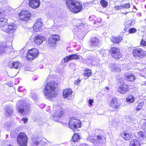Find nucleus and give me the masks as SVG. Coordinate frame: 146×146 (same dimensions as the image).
<instances>
[{
    "label": "nucleus",
    "instance_id": "nucleus-1",
    "mask_svg": "<svg viewBox=\"0 0 146 146\" xmlns=\"http://www.w3.org/2000/svg\"><path fill=\"white\" fill-rule=\"evenodd\" d=\"M58 85V83L54 80L50 81L46 83L43 92L47 99L51 100L57 95Z\"/></svg>",
    "mask_w": 146,
    "mask_h": 146
},
{
    "label": "nucleus",
    "instance_id": "nucleus-2",
    "mask_svg": "<svg viewBox=\"0 0 146 146\" xmlns=\"http://www.w3.org/2000/svg\"><path fill=\"white\" fill-rule=\"evenodd\" d=\"M66 4L68 9L74 13L80 12L82 8V5L74 0H66Z\"/></svg>",
    "mask_w": 146,
    "mask_h": 146
},
{
    "label": "nucleus",
    "instance_id": "nucleus-3",
    "mask_svg": "<svg viewBox=\"0 0 146 146\" xmlns=\"http://www.w3.org/2000/svg\"><path fill=\"white\" fill-rule=\"evenodd\" d=\"M125 80L121 77L118 79V83L119 85L117 89V92L120 94H125L129 91L130 85L127 84L124 81Z\"/></svg>",
    "mask_w": 146,
    "mask_h": 146
},
{
    "label": "nucleus",
    "instance_id": "nucleus-4",
    "mask_svg": "<svg viewBox=\"0 0 146 146\" xmlns=\"http://www.w3.org/2000/svg\"><path fill=\"white\" fill-rule=\"evenodd\" d=\"M68 125L69 127L74 132L82 126V122L80 120L74 117H71L69 119Z\"/></svg>",
    "mask_w": 146,
    "mask_h": 146
},
{
    "label": "nucleus",
    "instance_id": "nucleus-5",
    "mask_svg": "<svg viewBox=\"0 0 146 146\" xmlns=\"http://www.w3.org/2000/svg\"><path fill=\"white\" fill-rule=\"evenodd\" d=\"M29 138L25 133L20 132L17 137V141L19 146H27Z\"/></svg>",
    "mask_w": 146,
    "mask_h": 146
},
{
    "label": "nucleus",
    "instance_id": "nucleus-6",
    "mask_svg": "<svg viewBox=\"0 0 146 146\" xmlns=\"http://www.w3.org/2000/svg\"><path fill=\"white\" fill-rule=\"evenodd\" d=\"M32 14L29 10L23 9L18 13V17L19 19L23 22H27L30 20Z\"/></svg>",
    "mask_w": 146,
    "mask_h": 146
},
{
    "label": "nucleus",
    "instance_id": "nucleus-7",
    "mask_svg": "<svg viewBox=\"0 0 146 146\" xmlns=\"http://www.w3.org/2000/svg\"><path fill=\"white\" fill-rule=\"evenodd\" d=\"M39 52L38 50L35 48L29 50L25 57L26 59L28 61L33 60L38 56Z\"/></svg>",
    "mask_w": 146,
    "mask_h": 146
},
{
    "label": "nucleus",
    "instance_id": "nucleus-8",
    "mask_svg": "<svg viewBox=\"0 0 146 146\" xmlns=\"http://www.w3.org/2000/svg\"><path fill=\"white\" fill-rule=\"evenodd\" d=\"M132 54L133 56L135 58L138 57L142 58L146 56V51L141 48H137L133 49Z\"/></svg>",
    "mask_w": 146,
    "mask_h": 146
},
{
    "label": "nucleus",
    "instance_id": "nucleus-9",
    "mask_svg": "<svg viewBox=\"0 0 146 146\" xmlns=\"http://www.w3.org/2000/svg\"><path fill=\"white\" fill-rule=\"evenodd\" d=\"M109 52L112 57L115 59H119L122 57L120 49L116 47H111Z\"/></svg>",
    "mask_w": 146,
    "mask_h": 146
},
{
    "label": "nucleus",
    "instance_id": "nucleus-10",
    "mask_svg": "<svg viewBox=\"0 0 146 146\" xmlns=\"http://www.w3.org/2000/svg\"><path fill=\"white\" fill-rule=\"evenodd\" d=\"M65 115L64 110L61 108H60L55 110L54 113L52 115L53 119L57 120L59 119L63 118Z\"/></svg>",
    "mask_w": 146,
    "mask_h": 146
},
{
    "label": "nucleus",
    "instance_id": "nucleus-11",
    "mask_svg": "<svg viewBox=\"0 0 146 146\" xmlns=\"http://www.w3.org/2000/svg\"><path fill=\"white\" fill-rule=\"evenodd\" d=\"M60 40V38L58 35H52L48 39V43L51 47L55 46L56 42Z\"/></svg>",
    "mask_w": 146,
    "mask_h": 146
},
{
    "label": "nucleus",
    "instance_id": "nucleus-12",
    "mask_svg": "<svg viewBox=\"0 0 146 146\" xmlns=\"http://www.w3.org/2000/svg\"><path fill=\"white\" fill-rule=\"evenodd\" d=\"M96 139H92V142L95 145L102 144L106 142V138L103 135L99 134L96 136Z\"/></svg>",
    "mask_w": 146,
    "mask_h": 146
},
{
    "label": "nucleus",
    "instance_id": "nucleus-13",
    "mask_svg": "<svg viewBox=\"0 0 146 146\" xmlns=\"http://www.w3.org/2000/svg\"><path fill=\"white\" fill-rule=\"evenodd\" d=\"M89 46L92 47H98L100 45L101 43L99 38L96 36L91 37L89 41Z\"/></svg>",
    "mask_w": 146,
    "mask_h": 146
},
{
    "label": "nucleus",
    "instance_id": "nucleus-14",
    "mask_svg": "<svg viewBox=\"0 0 146 146\" xmlns=\"http://www.w3.org/2000/svg\"><path fill=\"white\" fill-rule=\"evenodd\" d=\"M1 29L3 32L7 34L13 33L16 30L15 26L14 24L12 23H8L5 28Z\"/></svg>",
    "mask_w": 146,
    "mask_h": 146
},
{
    "label": "nucleus",
    "instance_id": "nucleus-15",
    "mask_svg": "<svg viewBox=\"0 0 146 146\" xmlns=\"http://www.w3.org/2000/svg\"><path fill=\"white\" fill-rule=\"evenodd\" d=\"M72 94V91L70 88H66L64 89L62 92V96L64 98L69 99L71 97Z\"/></svg>",
    "mask_w": 146,
    "mask_h": 146
},
{
    "label": "nucleus",
    "instance_id": "nucleus-16",
    "mask_svg": "<svg viewBox=\"0 0 146 146\" xmlns=\"http://www.w3.org/2000/svg\"><path fill=\"white\" fill-rule=\"evenodd\" d=\"M80 58V56L76 54H72L69 55L63 58L64 62H68L70 60H77Z\"/></svg>",
    "mask_w": 146,
    "mask_h": 146
},
{
    "label": "nucleus",
    "instance_id": "nucleus-17",
    "mask_svg": "<svg viewBox=\"0 0 146 146\" xmlns=\"http://www.w3.org/2000/svg\"><path fill=\"white\" fill-rule=\"evenodd\" d=\"M28 4L32 8L35 9L39 7L40 2L39 0H29Z\"/></svg>",
    "mask_w": 146,
    "mask_h": 146
},
{
    "label": "nucleus",
    "instance_id": "nucleus-18",
    "mask_svg": "<svg viewBox=\"0 0 146 146\" xmlns=\"http://www.w3.org/2000/svg\"><path fill=\"white\" fill-rule=\"evenodd\" d=\"M120 104L118 102L117 100L115 98H113L111 100L109 106L110 107L115 110H118Z\"/></svg>",
    "mask_w": 146,
    "mask_h": 146
},
{
    "label": "nucleus",
    "instance_id": "nucleus-19",
    "mask_svg": "<svg viewBox=\"0 0 146 146\" xmlns=\"http://www.w3.org/2000/svg\"><path fill=\"white\" fill-rule=\"evenodd\" d=\"M120 135L125 140L128 141L131 138L132 134L131 132L128 130H125L121 133Z\"/></svg>",
    "mask_w": 146,
    "mask_h": 146
},
{
    "label": "nucleus",
    "instance_id": "nucleus-20",
    "mask_svg": "<svg viewBox=\"0 0 146 146\" xmlns=\"http://www.w3.org/2000/svg\"><path fill=\"white\" fill-rule=\"evenodd\" d=\"M137 138L140 141H146V131H140L137 132Z\"/></svg>",
    "mask_w": 146,
    "mask_h": 146
},
{
    "label": "nucleus",
    "instance_id": "nucleus-21",
    "mask_svg": "<svg viewBox=\"0 0 146 146\" xmlns=\"http://www.w3.org/2000/svg\"><path fill=\"white\" fill-rule=\"evenodd\" d=\"M42 23L40 21H37L35 23L33 26V31L36 32L40 31L42 28Z\"/></svg>",
    "mask_w": 146,
    "mask_h": 146
},
{
    "label": "nucleus",
    "instance_id": "nucleus-22",
    "mask_svg": "<svg viewBox=\"0 0 146 146\" xmlns=\"http://www.w3.org/2000/svg\"><path fill=\"white\" fill-rule=\"evenodd\" d=\"M123 40V37L120 35L113 36L111 38V40L113 44H119Z\"/></svg>",
    "mask_w": 146,
    "mask_h": 146
},
{
    "label": "nucleus",
    "instance_id": "nucleus-23",
    "mask_svg": "<svg viewBox=\"0 0 146 146\" xmlns=\"http://www.w3.org/2000/svg\"><path fill=\"white\" fill-rule=\"evenodd\" d=\"M8 20L4 17L0 16V28L3 29L7 25Z\"/></svg>",
    "mask_w": 146,
    "mask_h": 146
},
{
    "label": "nucleus",
    "instance_id": "nucleus-24",
    "mask_svg": "<svg viewBox=\"0 0 146 146\" xmlns=\"http://www.w3.org/2000/svg\"><path fill=\"white\" fill-rule=\"evenodd\" d=\"M20 64V63L18 61H16L13 62H10L8 65V66L10 68H14L17 69L19 67Z\"/></svg>",
    "mask_w": 146,
    "mask_h": 146
},
{
    "label": "nucleus",
    "instance_id": "nucleus-25",
    "mask_svg": "<svg viewBox=\"0 0 146 146\" xmlns=\"http://www.w3.org/2000/svg\"><path fill=\"white\" fill-rule=\"evenodd\" d=\"M6 42H3L0 43V55L5 53L7 48H8V45L6 44Z\"/></svg>",
    "mask_w": 146,
    "mask_h": 146
},
{
    "label": "nucleus",
    "instance_id": "nucleus-26",
    "mask_svg": "<svg viewBox=\"0 0 146 146\" xmlns=\"http://www.w3.org/2000/svg\"><path fill=\"white\" fill-rule=\"evenodd\" d=\"M43 37L39 35L36 36L34 37V41L38 45H40L43 41Z\"/></svg>",
    "mask_w": 146,
    "mask_h": 146
},
{
    "label": "nucleus",
    "instance_id": "nucleus-27",
    "mask_svg": "<svg viewBox=\"0 0 146 146\" xmlns=\"http://www.w3.org/2000/svg\"><path fill=\"white\" fill-rule=\"evenodd\" d=\"M140 141L137 139H133L130 141L129 146H141V143Z\"/></svg>",
    "mask_w": 146,
    "mask_h": 146
},
{
    "label": "nucleus",
    "instance_id": "nucleus-28",
    "mask_svg": "<svg viewBox=\"0 0 146 146\" xmlns=\"http://www.w3.org/2000/svg\"><path fill=\"white\" fill-rule=\"evenodd\" d=\"M80 139V137L79 135L75 133L73 135L71 140L72 142L75 143L78 141Z\"/></svg>",
    "mask_w": 146,
    "mask_h": 146
},
{
    "label": "nucleus",
    "instance_id": "nucleus-29",
    "mask_svg": "<svg viewBox=\"0 0 146 146\" xmlns=\"http://www.w3.org/2000/svg\"><path fill=\"white\" fill-rule=\"evenodd\" d=\"M124 77L126 78V80L127 81L130 82H134L136 78L135 76L132 74L129 75H125Z\"/></svg>",
    "mask_w": 146,
    "mask_h": 146
},
{
    "label": "nucleus",
    "instance_id": "nucleus-30",
    "mask_svg": "<svg viewBox=\"0 0 146 146\" xmlns=\"http://www.w3.org/2000/svg\"><path fill=\"white\" fill-rule=\"evenodd\" d=\"M92 74V72L91 70L88 68L85 69L83 73V75L84 76L87 77L88 78L91 76Z\"/></svg>",
    "mask_w": 146,
    "mask_h": 146
},
{
    "label": "nucleus",
    "instance_id": "nucleus-31",
    "mask_svg": "<svg viewBox=\"0 0 146 146\" xmlns=\"http://www.w3.org/2000/svg\"><path fill=\"white\" fill-rule=\"evenodd\" d=\"M25 104L24 103L21 104L19 105L17 107V111L19 113L23 114L24 112Z\"/></svg>",
    "mask_w": 146,
    "mask_h": 146
},
{
    "label": "nucleus",
    "instance_id": "nucleus-32",
    "mask_svg": "<svg viewBox=\"0 0 146 146\" xmlns=\"http://www.w3.org/2000/svg\"><path fill=\"white\" fill-rule=\"evenodd\" d=\"M134 97L132 95L129 94L126 97V101L127 102L132 103L135 101Z\"/></svg>",
    "mask_w": 146,
    "mask_h": 146
},
{
    "label": "nucleus",
    "instance_id": "nucleus-33",
    "mask_svg": "<svg viewBox=\"0 0 146 146\" xmlns=\"http://www.w3.org/2000/svg\"><path fill=\"white\" fill-rule=\"evenodd\" d=\"M6 114L7 116H9L13 114L12 111L10 107H7L5 109Z\"/></svg>",
    "mask_w": 146,
    "mask_h": 146
},
{
    "label": "nucleus",
    "instance_id": "nucleus-34",
    "mask_svg": "<svg viewBox=\"0 0 146 146\" xmlns=\"http://www.w3.org/2000/svg\"><path fill=\"white\" fill-rule=\"evenodd\" d=\"M100 4L103 7H106L108 5V2L105 0H101L100 1Z\"/></svg>",
    "mask_w": 146,
    "mask_h": 146
},
{
    "label": "nucleus",
    "instance_id": "nucleus-35",
    "mask_svg": "<svg viewBox=\"0 0 146 146\" xmlns=\"http://www.w3.org/2000/svg\"><path fill=\"white\" fill-rule=\"evenodd\" d=\"M137 31L136 29L135 28H130L128 31L129 33L133 34L136 32Z\"/></svg>",
    "mask_w": 146,
    "mask_h": 146
},
{
    "label": "nucleus",
    "instance_id": "nucleus-36",
    "mask_svg": "<svg viewBox=\"0 0 146 146\" xmlns=\"http://www.w3.org/2000/svg\"><path fill=\"white\" fill-rule=\"evenodd\" d=\"M142 103H138V105L137 107L136 110L137 111H139L142 108Z\"/></svg>",
    "mask_w": 146,
    "mask_h": 146
},
{
    "label": "nucleus",
    "instance_id": "nucleus-37",
    "mask_svg": "<svg viewBox=\"0 0 146 146\" xmlns=\"http://www.w3.org/2000/svg\"><path fill=\"white\" fill-rule=\"evenodd\" d=\"M140 44L142 46H146V41H145L144 39H142L140 41Z\"/></svg>",
    "mask_w": 146,
    "mask_h": 146
},
{
    "label": "nucleus",
    "instance_id": "nucleus-38",
    "mask_svg": "<svg viewBox=\"0 0 146 146\" xmlns=\"http://www.w3.org/2000/svg\"><path fill=\"white\" fill-rule=\"evenodd\" d=\"M132 23L131 22L129 23L128 24H126L124 30L125 31L127 30L128 29V28H129V27L132 26Z\"/></svg>",
    "mask_w": 146,
    "mask_h": 146
},
{
    "label": "nucleus",
    "instance_id": "nucleus-39",
    "mask_svg": "<svg viewBox=\"0 0 146 146\" xmlns=\"http://www.w3.org/2000/svg\"><path fill=\"white\" fill-rule=\"evenodd\" d=\"M122 7L123 8H129L130 7V5L129 3H127L122 5Z\"/></svg>",
    "mask_w": 146,
    "mask_h": 146
},
{
    "label": "nucleus",
    "instance_id": "nucleus-40",
    "mask_svg": "<svg viewBox=\"0 0 146 146\" xmlns=\"http://www.w3.org/2000/svg\"><path fill=\"white\" fill-rule=\"evenodd\" d=\"M112 69L114 71H116L119 68L118 66H116L115 64H113L112 66Z\"/></svg>",
    "mask_w": 146,
    "mask_h": 146
},
{
    "label": "nucleus",
    "instance_id": "nucleus-41",
    "mask_svg": "<svg viewBox=\"0 0 146 146\" xmlns=\"http://www.w3.org/2000/svg\"><path fill=\"white\" fill-rule=\"evenodd\" d=\"M114 8L116 10H119L123 8L122 5H120L118 6H115L114 7Z\"/></svg>",
    "mask_w": 146,
    "mask_h": 146
},
{
    "label": "nucleus",
    "instance_id": "nucleus-42",
    "mask_svg": "<svg viewBox=\"0 0 146 146\" xmlns=\"http://www.w3.org/2000/svg\"><path fill=\"white\" fill-rule=\"evenodd\" d=\"M94 101L92 99H90L88 100V102L90 106H92V103L94 102Z\"/></svg>",
    "mask_w": 146,
    "mask_h": 146
},
{
    "label": "nucleus",
    "instance_id": "nucleus-43",
    "mask_svg": "<svg viewBox=\"0 0 146 146\" xmlns=\"http://www.w3.org/2000/svg\"><path fill=\"white\" fill-rule=\"evenodd\" d=\"M21 120L23 121L24 123H26L28 121V119L26 117L23 118Z\"/></svg>",
    "mask_w": 146,
    "mask_h": 146
},
{
    "label": "nucleus",
    "instance_id": "nucleus-44",
    "mask_svg": "<svg viewBox=\"0 0 146 146\" xmlns=\"http://www.w3.org/2000/svg\"><path fill=\"white\" fill-rule=\"evenodd\" d=\"M81 81V80H80L79 78H78L77 80H76L74 81V84L76 85H78L79 84V83Z\"/></svg>",
    "mask_w": 146,
    "mask_h": 146
},
{
    "label": "nucleus",
    "instance_id": "nucleus-45",
    "mask_svg": "<svg viewBox=\"0 0 146 146\" xmlns=\"http://www.w3.org/2000/svg\"><path fill=\"white\" fill-rule=\"evenodd\" d=\"M33 143H34V144H35L36 145H38V144L39 143V142L38 141H35Z\"/></svg>",
    "mask_w": 146,
    "mask_h": 146
},
{
    "label": "nucleus",
    "instance_id": "nucleus-46",
    "mask_svg": "<svg viewBox=\"0 0 146 146\" xmlns=\"http://www.w3.org/2000/svg\"><path fill=\"white\" fill-rule=\"evenodd\" d=\"M105 88L107 90H109L110 89V88H109V87H108V86H107V87H105Z\"/></svg>",
    "mask_w": 146,
    "mask_h": 146
},
{
    "label": "nucleus",
    "instance_id": "nucleus-47",
    "mask_svg": "<svg viewBox=\"0 0 146 146\" xmlns=\"http://www.w3.org/2000/svg\"><path fill=\"white\" fill-rule=\"evenodd\" d=\"M127 13H128V12H127V13L124 12V13H122L123 14H126Z\"/></svg>",
    "mask_w": 146,
    "mask_h": 146
},
{
    "label": "nucleus",
    "instance_id": "nucleus-48",
    "mask_svg": "<svg viewBox=\"0 0 146 146\" xmlns=\"http://www.w3.org/2000/svg\"><path fill=\"white\" fill-rule=\"evenodd\" d=\"M7 146H13L11 145H8Z\"/></svg>",
    "mask_w": 146,
    "mask_h": 146
}]
</instances>
